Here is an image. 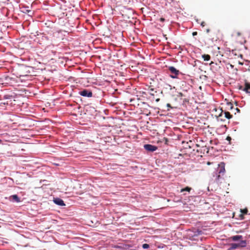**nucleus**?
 Masks as SVG:
<instances>
[{
    "label": "nucleus",
    "mask_w": 250,
    "mask_h": 250,
    "mask_svg": "<svg viewBox=\"0 0 250 250\" xmlns=\"http://www.w3.org/2000/svg\"><path fill=\"white\" fill-rule=\"evenodd\" d=\"M229 240L235 242L238 241V242L229 244V248L228 249V250L244 248L247 246V241L246 240H243V236L242 235L232 236L229 238Z\"/></svg>",
    "instance_id": "1"
},
{
    "label": "nucleus",
    "mask_w": 250,
    "mask_h": 250,
    "mask_svg": "<svg viewBox=\"0 0 250 250\" xmlns=\"http://www.w3.org/2000/svg\"><path fill=\"white\" fill-rule=\"evenodd\" d=\"M225 163H221L218 165V167L216 173V180H219L221 177L223 176L225 173Z\"/></svg>",
    "instance_id": "2"
},
{
    "label": "nucleus",
    "mask_w": 250,
    "mask_h": 250,
    "mask_svg": "<svg viewBox=\"0 0 250 250\" xmlns=\"http://www.w3.org/2000/svg\"><path fill=\"white\" fill-rule=\"evenodd\" d=\"M168 70L171 74H174V75H170V77L173 79L177 78V76L179 74L180 72L176 69L174 66H169Z\"/></svg>",
    "instance_id": "3"
},
{
    "label": "nucleus",
    "mask_w": 250,
    "mask_h": 250,
    "mask_svg": "<svg viewBox=\"0 0 250 250\" xmlns=\"http://www.w3.org/2000/svg\"><path fill=\"white\" fill-rule=\"evenodd\" d=\"M144 147L146 150L149 152H153L157 149V146L150 144L145 145Z\"/></svg>",
    "instance_id": "4"
},
{
    "label": "nucleus",
    "mask_w": 250,
    "mask_h": 250,
    "mask_svg": "<svg viewBox=\"0 0 250 250\" xmlns=\"http://www.w3.org/2000/svg\"><path fill=\"white\" fill-rule=\"evenodd\" d=\"M81 96L84 97H91L92 96V93L91 91H89L87 90L84 89L83 90L79 92Z\"/></svg>",
    "instance_id": "5"
},
{
    "label": "nucleus",
    "mask_w": 250,
    "mask_h": 250,
    "mask_svg": "<svg viewBox=\"0 0 250 250\" xmlns=\"http://www.w3.org/2000/svg\"><path fill=\"white\" fill-rule=\"evenodd\" d=\"M53 201L56 204H57L58 205H59L61 206H65V204L64 203L63 201L60 198H54L53 200Z\"/></svg>",
    "instance_id": "6"
},
{
    "label": "nucleus",
    "mask_w": 250,
    "mask_h": 250,
    "mask_svg": "<svg viewBox=\"0 0 250 250\" xmlns=\"http://www.w3.org/2000/svg\"><path fill=\"white\" fill-rule=\"evenodd\" d=\"M9 200L11 201L15 202L17 203H19L21 202L20 198L16 194L10 196L9 197Z\"/></svg>",
    "instance_id": "7"
},
{
    "label": "nucleus",
    "mask_w": 250,
    "mask_h": 250,
    "mask_svg": "<svg viewBox=\"0 0 250 250\" xmlns=\"http://www.w3.org/2000/svg\"><path fill=\"white\" fill-rule=\"evenodd\" d=\"M165 21V19L163 18H157L156 20L154 21V23H155L157 25H159L160 26H163L164 25L161 24L160 22L163 23Z\"/></svg>",
    "instance_id": "8"
},
{
    "label": "nucleus",
    "mask_w": 250,
    "mask_h": 250,
    "mask_svg": "<svg viewBox=\"0 0 250 250\" xmlns=\"http://www.w3.org/2000/svg\"><path fill=\"white\" fill-rule=\"evenodd\" d=\"M244 90L247 93H250V83L248 82H245Z\"/></svg>",
    "instance_id": "9"
},
{
    "label": "nucleus",
    "mask_w": 250,
    "mask_h": 250,
    "mask_svg": "<svg viewBox=\"0 0 250 250\" xmlns=\"http://www.w3.org/2000/svg\"><path fill=\"white\" fill-rule=\"evenodd\" d=\"M225 115V117L227 119H230L232 117V115L230 114L228 111L223 112Z\"/></svg>",
    "instance_id": "10"
},
{
    "label": "nucleus",
    "mask_w": 250,
    "mask_h": 250,
    "mask_svg": "<svg viewBox=\"0 0 250 250\" xmlns=\"http://www.w3.org/2000/svg\"><path fill=\"white\" fill-rule=\"evenodd\" d=\"M202 57L204 60L205 61H208L210 59V56L208 54H204Z\"/></svg>",
    "instance_id": "11"
},
{
    "label": "nucleus",
    "mask_w": 250,
    "mask_h": 250,
    "mask_svg": "<svg viewBox=\"0 0 250 250\" xmlns=\"http://www.w3.org/2000/svg\"><path fill=\"white\" fill-rule=\"evenodd\" d=\"M241 212L242 213V214H241L240 215V217L241 218H243V215L244 214H247L248 213V209L247 208L243 209H241Z\"/></svg>",
    "instance_id": "12"
},
{
    "label": "nucleus",
    "mask_w": 250,
    "mask_h": 250,
    "mask_svg": "<svg viewBox=\"0 0 250 250\" xmlns=\"http://www.w3.org/2000/svg\"><path fill=\"white\" fill-rule=\"evenodd\" d=\"M191 190V188L188 187H187L185 188L181 189L180 192H183L184 191H187V192H189Z\"/></svg>",
    "instance_id": "13"
},
{
    "label": "nucleus",
    "mask_w": 250,
    "mask_h": 250,
    "mask_svg": "<svg viewBox=\"0 0 250 250\" xmlns=\"http://www.w3.org/2000/svg\"><path fill=\"white\" fill-rule=\"evenodd\" d=\"M227 109L228 110H232L233 108V104L231 103L230 102H228L227 103Z\"/></svg>",
    "instance_id": "14"
},
{
    "label": "nucleus",
    "mask_w": 250,
    "mask_h": 250,
    "mask_svg": "<svg viewBox=\"0 0 250 250\" xmlns=\"http://www.w3.org/2000/svg\"><path fill=\"white\" fill-rule=\"evenodd\" d=\"M149 245L147 244H144L142 246V247L144 249H146L149 248Z\"/></svg>",
    "instance_id": "15"
},
{
    "label": "nucleus",
    "mask_w": 250,
    "mask_h": 250,
    "mask_svg": "<svg viewBox=\"0 0 250 250\" xmlns=\"http://www.w3.org/2000/svg\"><path fill=\"white\" fill-rule=\"evenodd\" d=\"M223 111H222V112H221V113L219 115V117H218V118H219V119H218V120H219V119H220V120H222V119H221V117H222V114H223Z\"/></svg>",
    "instance_id": "16"
},
{
    "label": "nucleus",
    "mask_w": 250,
    "mask_h": 250,
    "mask_svg": "<svg viewBox=\"0 0 250 250\" xmlns=\"http://www.w3.org/2000/svg\"><path fill=\"white\" fill-rule=\"evenodd\" d=\"M206 25V23L205 21H202L201 23V25L202 26V27H204Z\"/></svg>",
    "instance_id": "17"
},
{
    "label": "nucleus",
    "mask_w": 250,
    "mask_h": 250,
    "mask_svg": "<svg viewBox=\"0 0 250 250\" xmlns=\"http://www.w3.org/2000/svg\"><path fill=\"white\" fill-rule=\"evenodd\" d=\"M226 140L230 142L231 140V138L230 137L228 136L226 138Z\"/></svg>",
    "instance_id": "18"
},
{
    "label": "nucleus",
    "mask_w": 250,
    "mask_h": 250,
    "mask_svg": "<svg viewBox=\"0 0 250 250\" xmlns=\"http://www.w3.org/2000/svg\"><path fill=\"white\" fill-rule=\"evenodd\" d=\"M234 109H235V110H236L237 112H239L240 111V109H239L238 108H237V107L235 108Z\"/></svg>",
    "instance_id": "19"
},
{
    "label": "nucleus",
    "mask_w": 250,
    "mask_h": 250,
    "mask_svg": "<svg viewBox=\"0 0 250 250\" xmlns=\"http://www.w3.org/2000/svg\"><path fill=\"white\" fill-rule=\"evenodd\" d=\"M197 35V32H193L192 33V35L194 36H196Z\"/></svg>",
    "instance_id": "20"
},
{
    "label": "nucleus",
    "mask_w": 250,
    "mask_h": 250,
    "mask_svg": "<svg viewBox=\"0 0 250 250\" xmlns=\"http://www.w3.org/2000/svg\"><path fill=\"white\" fill-rule=\"evenodd\" d=\"M165 144H167V142H168V140L167 138H165Z\"/></svg>",
    "instance_id": "21"
},
{
    "label": "nucleus",
    "mask_w": 250,
    "mask_h": 250,
    "mask_svg": "<svg viewBox=\"0 0 250 250\" xmlns=\"http://www.w3.org/2000/svg\"><path fill=\"white\" fill-rule=\"evenodd\" d=\"M209 31H210V30H209V29H207L206 30V32H207V33H208L209 32Z\"/></svg>",
    "instance_id": "22"
},
{
    "label": "nucleus",
    "mask_w": 250,
    "mask_h": 250,
    "mask_svg": "<svg viewBox=\"0 0 250 250\" xmlns=\"http://www.w3.org/2000/svg\"><path fill=\"white\" fill-rule=\"evenodd\" d=\"M237 36H239L241 35V33L240 32H237Z\"/></svg>",
    "instance_id": "23"
},
{
    "label": "nucleus",
    "mask_w": 250,
    "mask_h": 250,
    "mask_svg": "<svg viewBox=\"0 0 250 250\" xmlns=\"http://www.w3.org/2000/svg\"><path fill=\"white\" fill-rule=\"evenodd\" d=\"M188 147L189 148H192V147L190 146V144H189V145H188Z\"/></svg>",
    "instance_id": "24"
},
{
    "label": "nucleus",
    "mask_w": 250,
    "mask_h": 250,
    "mask_svg": "<svg viewBox=\"0 0 250 250\" xmlns=\"http://www.w3.org/2000/svg\"><path fill=\"white\" fill-rule=\"evenodd\" d=\"M26 11L28 12V13L31 12V10H27Z\"/></svg>",
    "instance_id": "25"
},
{
    "label": "nucleus",
    "mask_w": 250,
    "mask_h": 250,
    "mask_svg": "<svg viewBox=\"0 0 250 250\" xmlns=\"http://www.w3.org/2000/svg\"><path fill=\"white\" fill-rule=\"evenodd\" d=\"M189 143H192V141H189V142L187 143V144H188Z\"/></svg>",
    "instance_id": "26"
},
{
    "label": "nucleus",
    "mask_w": 250,
    "mask_h": 250,
    "mask_svg": "<svg viewBox=\"0 0 250 250\" xmlns=\"http://www.w3.org/2000/svg\"><path fill=\"white\" fill-rule=\"evenodd\" d=\"M159 100H160V99H156V102H158V101H159Z\"/></svg>",
    "instance_id": "27"
},
{
    "label": "nucleus",
    "mask_w": 250,
    "mask_h": 250,
    "mask_svg": "<svg viewBox=\"0 0 250 250\" xmlns=\"http://www.w3.org/2000/svg\"><path fill=\"white\" fill-rule=\"evenodd\" d=\"M145 17H142V18L143 20H145V18H144Z\"/></svg>",
    "instance_id": "28"
},
{
    "label": "nucleus",
    "mask_w": 250,
    "mask_h": 250,
    "mask_svg": "<svg viewBox=\"0 0 250 250\" xmlns=\"http://www.w3.org/2000/svg\"><path fill=\"white\" fill-rule=\"evenodd\" d=\"M62 19V17H60V18H59V20H61V19Z\"/></svg>",
    "instance_id": "29"
},
{
    "label": "nucleus",
    "mask_w": 250,
    "mask_h": 250,
    "mask_svg": "<svg viewBox=\"0 0 250 250\" xmlns=\"http://www.w3.org/2000/svg\"><path fill=\"white\" fill-rule=\"evenodd\" d=\"M7 96H4V97H5V98H8L7 97Z\"/></svg>",
    "instance_id": "30"
},
{
    "label": "nucleus",
    "mask_w": 250,
    "mask_h": 250,
    "mask_svg": "<svg viewBox=\"0 0 250 250\" xmlns=\"http://www.w3.org/2000/svg\"><path fill=\"white\" fill-rule=\"evenodd\" d=\"M17 19V17H15V19L16 20Z\"/></svg>",
    "instance_id": "31"
},
{
    "label": "nucleus",
    "mask_w": 250,
    "mask_h": 250,
    "mask_svg": "<svg viewBox=\"0 0 250 250\" xmlns=\"http://www.w3.org/2000/svg\"><path fill=\"white\" fill-rule=\"evenodd\" d=\"M167 106H170V104H167Z\"/></svg>",
    "instance_id": "32"
},
{
    "label": "nucleus",
    "mask_w": 250,
    "mask_h": 250,
    "mask_svg": "<svg viewBox=\"0 0 250 250\" xmlns=\"http://www.w3.org/2000/svg\"><path fill=\"white\" fill-rule=\"evenodd\" d=\"M170 75H174V74H171Z\"/></svg>",
    "instance_id": "33"
},
{
    "label": "nucleus",
    "mask_w": 250,
    "mask_h": 250,
    "mask_svg": "<svg viewBox=\"0 0 250 250\" xmlns=\"http://www.w3.org/2000/svg\"><path fill=\"white\" fill-rule=\"evenodd\" d=\"M97 16V15H93V16Z\"/></svg>",
    "instance_id": "34"
}]
</instances>
